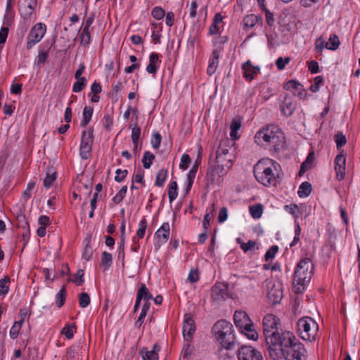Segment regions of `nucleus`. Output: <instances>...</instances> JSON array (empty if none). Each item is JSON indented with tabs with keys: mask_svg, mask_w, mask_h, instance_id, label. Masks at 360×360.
Listing matches in <instances>:
<instances>
[{
	"mask_svg": "<svg viewBox=\"0 0 360 360\" xmlns=\"http://www.w3.org/2000/svg\"><path fill=\"white\" fill-rule=\"evenodd\" d=\"M323 82V78L321 76H317L314 78V83L312 84L309 88L312 92H317L319 91L320 84Z\"/></svg>",
	"mask_w": 360,
	"mask_h": 360,
	"instance_id": "obj_61",
	"label": "nucleus"
},
{
	"mask_svg": "<svg viewBox=\"0 0 360 360\" xmlns=\"http://www.w3.org/2000/svg\"><path fill=\"white\" fill-rule=\"evenodd\" d=\"M147 226L148 222L146 219L143 218L139 224V229L136 231V236L138 237V238L141 239L144 237Z\"/></svg>",
	"mask_w": 360,
	"mask_h": 360,
	"instance_id": "obj_46",
	"label": "nucleus"
},
{
	"mask_svg": "<svg viewBox=\"0 0 360 360\" xmlns=\"http://www.w3.org/2000/svg\"><path fill=\"white\" fill-rule=\"evenodd\" d=\"M155 160V155L149 151H146L142 158V163L146 169H149Z\"/></svg>",
	"mask_w": 360,
	"mask_h": 360,
	"instance_id": "obj_43",
	"label": "nucleus"
},
{
	"mask_svg": "<svg viewBox=\"0 0 360 360\" xmlns=\"http://www.w3.org/2000/svg\"><path fill=\"white\" fill-rule=\"evenodd\" d=\"M280 325L279 319L272 314H266L263 319V333L265 341L274 336L276 333L279 332L278 326Z\"/></svg>",
	"mask_w": 360,
	"mask_h": 360,
	"instance_id": "obj_9",
	"label": "nucleus"
},
{
	"mask_svg": "<svg viewBox=\"0 0 360 360\" xmlns=\"http://www.w3.org/2000/svg\"><path fill=\"white\" fill-rule=\"evenodd\" d=\"M191 162V159L190 156L188 154H184L181 158V163L179 165V167L181 169L185 170L189 167Z\"/></svg>",
	"mask_w": 360,
	"mask_h": 360,
	"instance_id": "obj_56",
	"label": "nucleus"
},
{
	"mask_svg": "<svg viewBox=\"0 0 360 360\" xmlns=\"http://www.w3.org/2000/svg\"><path fill=\"white\" fill-rule=\"evenodd\" d=\"M161 141H162L161 135L158 132H156V133L153 134V135L151 138V140H150V143H151L152 146L155 149H158L160 147Z\"/></svg>",
	"mask_w": 360,
	"mask_h": 360,
	"instance_id": "obj_58",
	"label": "nucleus"
},
{
	"mask_svg": "<svg viewBox=\"0 0 360 360\" xmlns=\"http://www.w3.org/2000/svg\"><path fill=\"white\" fill-rule=\"evenodd\" d=\"M76 328V326L75 323H72L71 326H65L61 333L63 334H64L65 335V337L68 339V340H70L73 338L74 336V331H73V329H75Z\"/></svg>",
	"mask_w": 360,
	"mask_h": 360,
	"instance_id": "obj_51",
	"label": "nucleus"
},
{
	"mask_svg": "<svg viewBox=\"0 0 360 360\" xmlns=\"http://www.w3.org/2000/svg\"><path fill=\"white\" fill-rule=\"evenodd\" d=\"M84 271L83 269H78L74 274L73 278H69L68 282H73L76 285L80 286L84 282Z\"/></svg>",
	"mask_w": 360,
	"mask_h": 360,
	"instance_id": "obj_36",
	"label": "nucleus"
},
{
	"mask_svg": "<svg viewBox=\"0 0 360 360\" xmlns=\"http://www.w3.org/2000/svg\"><path fill=\"white\" fill-rule=\"evenodd\" d=\"M116 176H115V180L117 182H122L128 174V171L127 169L122 170L121 169H117L115 171Z\"/></svg>",
	"mask_w": 360,
	"mask_h": 360,
	"instance_id": "obj_62",
	"label": "nucleus"
},
{
	"mask_svg": "<svg viewBox=\"0 0 360 360\" xmlns=\"http://www.w3.org/2000/svg\"><path fill=\"white\" fill-rule=\"evenodd\" d=\"M314 274V264L310 258L306 257L297 263L294 274L293 283L295 292H301L308 284Z\"/></svg>",
	"mask_w": 360,
	"mask_h": 360,
	"instance_id": "obj_4",
	"label": "nucleus"
},
{
	"mask_svg": "<svg viewBox=\"0 0 360 360\" xmlns=\"http://www.w3.org/2000/svg\"><path fill=\"white\" fill-rule=\"evenodd\" d=\"M283 357L285 360H307V350L304 345L297 340L283 352Z\"/></svg>",
	"mask_w": 360,
	"mask_h": 360,
	"instance_id": "obj_8",
	"label": "nucleus"
},
{
	"mask_svg": "<svg viewBox=\"0 0 360 360\" xmlns=\"http://www.w3.org/2000/svg\"><path fill=\"white\" fill-rule=\"evenodd\" d=\"M249 211L254 219H259L261 217L263 212L262 205L260 204H257L250 206Z\"/></svg>",
	"mask_w": 360,
	"mask_h": 360,
	"instance_id": "obj_45",
	"label": "nucleus"
},
{
	"mask_svg": "<svg viewBox=\"0 0 360 360\" xmlns=\"http://www.w3.org/2000/svg\"><path fill=\"white\" fill-rule=\"evenodd\" d=\"M340 45V40L335 34H332L330 36L328 41L326 44V48L330 50H336Z\"/></svg>",
	"mask_w": 360,
	"mask_h": 360,
	"instance_id": "obj_35",
	"label": "nucleus"
},
{
	"mask_svg": "<svg viewBox=\"0 0 360 360\" xmlns=\"http://www.w3.org/2000/svg\"><path fill=\"white\" fill-rule=\"evenodd\" d=\"M103 127L106 131H110L113 124V120L110 114H105L103 120Z\"/></svg>",
	"mask_w": 360,
	"mask_h": 360,
	"instance_id": "obj_55",
	"label": "nucleus"
},
{
	"mask_svg": "<svg viewBox=\"0 0 360 360\" xmlns=\"http://www.w3.org/2000/svg\"><path fill=\"white\" fill-rule=\"evenodd\" d=\"M267 290V298L269 302L272 304L279 303L283 298V291L281 284L280 283H269Z\"/></svg>",
	"mask_w": 360,
	"mask_h": 360,
	"instance_id": "obj_16",
	"label": "nucleus"
},
{
	"mask_svg": "<svg viewBox=\"0 0 360 360\" xmlns=\"http://www.w3.org/2000/svg\"><path fill=\"white\" fill-rule=\"evenodd\" d=\"M35 187V183L34 182H30L27 186L25 191H24L22 193V196L23 199L27 201L29 200L31 197V191Z\"/></svg>",
	"mask_w": 360,
	"mask_h": 360,
	"instance_id": "obj_57",
	"label": "nucleus"
},
{
	"mask_svg": "<svg viewBox=\"0 0 360 360\" xmlns=\"http://www.w3.org/2000/svg\"><path fill=\"white\" fill-rule=\"evenodd\" d=\"M236 326L245 334L246 337L252 340H257L258 334L254 328V325L248 314L244 311H236L233 315Z\"/></svg>",
	"mask_w": 360,
	"mask_h": 360,
	"instance_id": "obj_6",
	"label": "nucleus"
},
{
	"mask_svg": "<svg viewBox=\"0 0 360 360\" xmlns=\"http://www.w3.org/2000/svg\"><path fill=\"white\" fill-rule=\"evenodd\" d=\"M213 170L219 176L224 175L233 165V157L215 155V160L210 162Z\"/></svg>",
	"mask_w": 360,
	"mask_h": 360,
	"instance_id": "obj_12",
	"label": "nucleus"
},
{
	"mask_svg": "<svg viewBox=\"0 0 360 360\" xmlns=\"http://www.w3.org/2000/svg\"><path fill=\"white\" fill-rule=\"evenodd\" d=\"M277 165L278 164L270 158L259 160L253 170L257 181L265 186H276L278 178L276 173Z\"/></svg>",
	"mask_w": 360,
	"mask_h": 360,
	"instance_id": "obj_2",
	"label": "nucleus"
},
{
	"mask_svg": "<svg viewBox=\"0 0 360 360\" xmlns=\"http://www.w3.org/2000/svg\"><path fill=\"white\" fill-rule=\"evenodd\" d=\"M167 176V170L165 169H160L156 175L155 186L162 187L164 185Z\"/></svg>",
	"mask_w": 360,
	"mask_h": 360,
	"instance_id": "obj_40",
	"label": "nucleus"
},
{
	"mask_svg": "<svg viewBox=\"0 0 360 360\" xmlns=\"http://www.w3.org/2000/svg\"><path fill=\"white\" fill-rule=\"evenodd\" d=\"M136 295H138V299H142L144 301H149L153 299L152 294L149 292L145 284L141 285Z\"/></svg>",
	"mask_w": 360,
	"mask_h": 360,
	"instance_id": "obj_31",
	"label": "nucleus"
},
{
	"mask_svg": "<svg viewBox=\"0 0 360 360\" xmlns=\"http://www.w3.org/2000/svg\"><path fill=\"white\" fill-rule=\"evenodd\" d=\"M57 173L53 172V169H49L46 172V175L44 179V186L49 188L52 185V183L56 179Z\"/></svg>",
	"mask_w": 360,
	"mask_h": 360,
	"instance_id": "obj_37",
	"label": "nucleus"
},
{
	"mask_svg": "<svg viewBox=\"0 0 360 360\" xmlns=\"http://www.w3.org/2000/svg\"><path fill=\"white\" fill-rule=\"evenodd\" d=\"M245 28H252L257 25L262 26V18L260 15L254 14L247 15L243 19Z\"/></svg>",
	"mask_w": 360,
	"mask_h": 360,
	"instance_id": "obj_25",
	"label": "nucleus"
},
{
	"mask_svg": "<svg viewBox=\"0 0 360 360\" xmlns=\"http://www.w3.org/2000/svg\"><path fill=\"white\" fill-rule=\"evenodd\" d=\"M46 32V27L44 23L39 22L34 25L27 36V49H31L35 44L39 43L44 37Z\"/></svg>",
	"mask_w": 360,
	"mask_h": 360,
	"instance_id": "obj_11",
	"label": "nucleus"
},
{
	"mask_svg": "<svg viewBox=\"0 0 360 360\" xmlns=\"http://www.w3.org/2000/svg\"><path fill=\"white\" fill-rule=\"evenodd\" d=\"M141 135V128L135 126L131 131V140L133 143H139Z\"/></svg>",
	"mask_w": 360,
	"mask_h": 360,
	"instance_id": "obj_63",
	"label": "nucleus"
},
{
	"mask_svg": "<svg viewBox=\"0 0 360 360\" xmlns=\"http://www.w3.org/2000/svg\"><path fill=\"white\" fill-rule=\"evenodd\" d=\"M238 358L239 360H263L260 352L251 346H242L238 349Z\"/></svg>",
	"mask_w": 360,
	"mask_h": 360,
	"instance_id": "obj_14",
	"label": "nucleus"
},
{
	"mask_svg": "<svg viewBox=\"0 0 360 360\" xmlns=\"http://www.w3.org/2000/svg\"><path fill=\"white\" fill-rule=\"evenodd\" d=\"M37 5V0H18V11L24 20L32 22Z\"/></svg>",
	"mask_w": 360,
	"mask_h": 360,
	"instance_id": "obj_13",
	"label": "nucleus"
},
{
	"mask_svg": "<svg viewBox=\"0 0 360 360\" xmlns=\"http://www.w3.org/2000/svg\"><path fill=\"white\" fill-rule=\"evenodd\" d=\"M297 329L302 339L311 342L316 340L319 325L312 318L304 316L298 320Z\"/></svg>",
	"mask_w": 360,
	"mask_h": 360,
	"instance_id": "obj_7",
	"label": "nucleus"
},
{
	"mask_svg": "<svg viewBox=\"0 0 360 360\" xmlns=\"http://www.w3.org/2000/svg\"><path fill=\"white\" fill-rule=\"evenodd\" d=\"M278 250V247L277 245L271 246L266 252L264 255L265 260L267 262L270 259L274 258L276 252Z\"/></svg>",
	"mask_w": 360,
	"mask_h": 360,
	"instance_id": "obj_59",
	"label": "nucleus"
},
{
	"mask_svg": "<svg viewBox=\"0 0 360 360\" xmlns=\"http://www.w3.org/2000/svg\"><path fill=\"white\" fill-rule=\"evenodd\" d=\"M94 130L89 127L87 131H83L79 148V155L84 160L89 158L94 142Z\"/></svg>",
	"mask_w": 360,
	"mask_h": 360,
	"instance_id": "obj_10",
	"label": "nucleus"
},
{
	"mask_svg": "<svg viewBox=\"0 0 360 360\" xmlns=\"http://www.w3.org/2000/svg\"><path fill=\"white\" fill-rule=\"evenodd\" d=\"M79 41L84 46H88L90 44L91 41V33L89 29L83 28L80 35H79Z\"/></svg>",
	"mask_w": 360,
	"mask_h": 360,
	"instance_id": "obj_44",
	"label": "nucleus"
},
{
	"mask_svg": "<svg viewBox=\"0 0 360 360\" xmlns=\"http://www.w3.org/2000/svg\"><path fill=\"white\" fill-rule=\"evenodd\" d=\"M127 191V186H124L118 191V193L113 197L112 201L115 204L117 205L120 203L126 195Z\"/></svg>",
	"mask_w": 360,
	"mask_h": 360,
	"instance_id": "obj_48",
	"label": "nucleus"
},
{
	"mask_svg": "<svg viewBox=\"0 0 360 360\" xmlns=\"http://www.w3.org/2000/svg\"><path fill=\"white\" fill-rule=\"evenodd\" d=\"M242 70L244 78L248 82L254 79L260 71L259 67L253 65L250 60L242 65Z\"/></svg>",
	"mask_w": 360,
	"mask_h": 360,
	"instance_id": "obj_21",
	"label": "nucleus"
},
{
	"mask_svg": "<svg viewBox=\"0 0 360 360\" xmlns=\"http://www.w3.org/2000/svg\"><path fill=\"white\" fill-rule=\"evenodd\" d=\"M170 226L168 222H165L159 228L155 233L156 243L158 247L166 243L169 238Z\"/></svg>",
	"mask_w": 360,
	"mask_h": 360,
	"instance_id": "obj_18",
	"label": "nucleus"
},
{
	"mask_svg": "<svg viewBox=\"0 0 360 360\" xmlns=\"http://www.w3.org/2000/svg\"><path fill=\"white\" fill-rule=\"evenodd\" d=\"M220 58V50L214 49L213 50L211 56L209 59V64L207 69V73L209 75H212L217 70V68L219 65V60Z\"/></svg>",
	"mask_w": 360,
	"mask_h": 360,
	"instance_id": "obj_22",
	"label": "nucleus"
},
{
	"mask_svg": "<svg viewBox=\"0 0 360 360\" xmlns=\"http://www.w3.org/2000/svg\"><path fill=\"white\" fill-rule=\"evenodd\" d=\"M335 169L338 180H342L345 177V158L343 155L339 154L335 159Z\"/></svg>",
	"mask_w": 360,
	"mask_h": 360,
	"instance_id": "obj_23",
	"label": "nucleus"
},
{
	"mask_svg": "<svg viewBox=\"0 0 360 360\" xmlns=\"http://www.w3.org/2000/svg\"><path fill=\"white\" fill-rule=\"evenodd\" d=\"M255 142L263 146H271L275 152H279L285 144L283 132L276 126L264 127L255 136Z\"/></svg>",
	"mask_w": 360,
	"mask_h": 360,
	"instance_id": "obj_3",
	"label": "nucleus"
},
{
	"mask_svg": "<svg viewBox=\"0 0 360 360\" xmlns=\"http://www.w3.org/2000/svg\"><path fill=\"white\" fill-rule=\"evenodd\" d=\"M159 54L157 53H152L149 56V64L146 67V71L149 74H155L159 68L158 64L160 63L159 59Z\"/></svg>",
	"mask_w": 360,
	"mask_h": 360,
	"instance_id": "obj_26",
	"label": "nucleus"
},
{
	"mask_svg": "<svg viewBox=\"0 0 360 360\" xmlns=\"http://www.w3.org/2000/svg\"><path fill=\"white\" fill-rule=\"evenodd\" d=\"M335 141L337 145V148L340 150V148L346 144L347 139L345 136L342 132H338L335 135Z\"/></svg>",
	"mask_w": 360,
	"mask_h": 360,
	"instance_id": "obj_49",
	"label": "nucleus"
},
{
	"mask_svg": "<svg viewBox=\"0 0 360 360\" xmlns=\"http://www.w3.org/2000/svg\"><path fill=\"white\" fill-rule=\"evenodd\" d=\"M10 282L11 278L8 276L0 279V296H4L8 292L9 286L8 283Z\"/></svg>",
	"mask_w": 360,
	"mask_h": 360,
	"instance_id": "obj_42",
	"label": "nucleus"
},
{
	"mask_svg": "<svg viewBox=\"0 0 360 360\" xmlns=\"http://www.w3.org/2000/svg\"><path fill=\"white\" fill-rule=\"evenodd\" d=\"M212 330L216 338L220 341L221 345L227 349H231L235 339L233 334L232 324L224 319H221L214 323Z\"/></svg>",
	"mask_w": 360,
	"mask_h": 360,
	"instance_id": "obj_5",
	"label": "nucleus"
},
{
	"mask_svg": "<svg viewBox=\"0 0 360 360\" xmlns=\"http://www.w3.org/2000/svg\"><path fill=\"white\" fill-rule=\"evenodd\" d=\"M90 303V297L86 292H82L79 295V304L82 308L86 307Z\"/></svg>",
	"mask_w": 360,
	"mask_h": 360,
	"instance_id": "obj_50",
	"label": "nucleus"
},
{
	"mask_svg": "<svg viewBox=\"0 0 360 360\" xmlns=\"http://www.w3.org/2000/svg\"><path fill=\"white\" fill-rule=\"evenodd\" d=\"M284 89L293 91V94L300 98H305L307 96L306 90L303 86L297 81L289 80L284 84Z\"/></svg>",
	"mask_w": 360,
	"mask_h": 360,
	"instance_id": "obj_19",
	"label": "nucleus"
},
{
	"mask_svg": "<svg viewBox=\"0 0 360 360\" xmlns=\"http://www.w3.org/2000/svg\"><path fill=\"white\" fill-rule=\"evenodd\" d=\"M297 340L292 332L281 329L266 342L270 357L274 360L282 358L283 352Z\"/></svg>",
	"mask_w": 360,
	"mask_h": 360,
	"instance_id": "obj_1",
	"label": "nucleus"
},
{
	"mask_svg": "<svg viewBox=\"0 0 360 360\" xmlns=\"http://www.w3.org/2000/svg\"><path fill=\"white\" fill-rule=\"evenodd\" d=\"M211 296L214 301L224 300L230 297L229 286L226 283H217L211 289Z\"/></svg>",
	"mask_w": 360,
	"mask_h": 360,
	"instance_id": "obj_15",
	"label": "nucleus"
},
{
	"mask_svg": "<svg viewBox=\"0 0 360 360\" xmlns=\"http://www.w3.org/2000/svg\"><path fill=\"white\" fill-rule=\"evenodd\" d=\"M178 186L176 181H172L168 188V197L169 202H173L177 197L178 195Z\"/></svg>",
	"mask_w": 360,
	"mask_h": 360,
	"instance_id": "obj_39",
	"label": "nucleus"
},
{
	"mask_svg": "<svg viewBox=\"0 0 360 360\" xmlns=\"http://www.w3.org/2000/svg\"><path fill=\"white\" fill-rule=\"evenodd\" d=\"M65 299H66V289H65V285H63L56 295V302L57 307L59 308L62 307L65 304Z\"/></svg>",
	"mask_w": 360,
	"mask_h": 360,
	"instance_id": "obj_38",
	"label": "nucleus"
},
{
	"mask_svg": "<svg viewBox=\"0 0 360 360\" xmlns=\"http://www.w3.org/2000/svg\"><path fill=\"white\" fill-rule=\"evenodd\" d=\"M188 280L191 283H195L199 280V272L198 269H192L188 276Z\"/></svg>",
	"mask_w": 360,
	"mask_h": 360,
	"instance_id": "obj_64",
	"label": "nucleus"
},
{
	"mask_svg": "<svg viewBox=\"0 0 360 360\" xmlns=\"http://www.w3.org/2000/svg\"><path fill=\"white\" fill-rule=\"evenodd\" d=\"M200 162V160L198 162L197 160L195 165L192 167L188 174H187L186 186L185 188L186 193H188L191 189Z\"/></svg>",
	"mask_w": 360,
	"mask_h": 360,
	"instance_id": "obj_27",
	"label": "nucleus"
},
{
	"mask_svg": "<svg viewBox=\"0 0 360 360\" xmlns=\"http://www.w3.org/2000/svg\"><path fill=\"white\" fill-rule=\"evenodd\" d=\"M195 331V325L194 320L190 314H186L183 322V335L186 342H191Z\"/></svg>",
	"mask_w": 360,
	"mask_h": 360,
	"instance_id": "obj_17",
	"label": "nucleus"
},
{
	"mask_svg": "<svg viewBox=\"0 0 360 360\" xmlns=\"http://www.w3.org/2000/svg\"><path fill=\"white\" fill-rule=\"evenodd\" d=\"M93 255V248L89 245V240L86 244L84 250L82 254V258L86 261H89Z\"/></svg>",
	"mask_w": 360,
	"mask_h": 360,
	"instance_id": "obj_60",
	"label": "nucleus"
},
{
	"mask_svg": "<svg viewBox=\"0 0 360 360\" xmlns=\"http://www.w3.org/2000/svg\"><path fill=\"white\" fill-rule=\"evenodd\" d=\"M101 266L103 267L104 271L108 269L112 264V256L110 253L105 251L103 252L101 258Z\"/></svg>",
	"mask_w": 360,
	"mask_h": 360,
	"instance_id": "obj_30",
	"label": "nucleus"
},
{
	"mask_svg": "<svg viewBox=\"0 0 360 360\" xmlns=\"http://www.w3.org/2000/svg\"><path fill=\"white\" fill-rule=\"evenodd\" d=\"M297 108L296 101L288 94H286L281 105V112L286 117L291 116Z\"/></svg>",
	"mask_w": 360,
	"mask_h": 360,
	"instance_id": "obj_20",
	"label": "nucleus"
},
{
	"mask_svg": "<svg viewBox=\"0 0 360 360\" xmlns=\"http://www.w3.org/2000/svg\"><path fill=\"white\" fill-rule=\"evenodd\" d=\"M152 16L156 20H161L165 15V11L159 6H155L151 11Z\"/></svg>",
	"mask_w": 360,
	"mask_h": 360,
	"instance_id": "obj_52",
	"label": "nucleus"
},
{
	"mask_svg": "<svg viewBox=\"0 0 360 360\" xmlns=\"http://www.w3.org/2000/svg\"><path fill=\"white\" fill-rule=\"evenodd\" d=\"M230 141L229 139H226L224 141H221L219 143L218 149L216 152V154H220L221 155L224 156H230L233 157L232 154L229 153L230 150Z\"/></svg>",
	"mask_w": 360,
	"mask_h": 360,
	"instance_id": "obj_29",
	"label": "nucleus"
},
{
	"mask_svg": "<svg viewBox=\"0 0 360 360\" xmlns=\"http://www.w3.org/2000/svg\"><path fill=\"white\" fill-rule=\"evenodd\" d=\"M75 78L77 81L73 84L72 91L75 93H78L82 91L86 87L87 79L84 77Z\"/></svg>",
	"mask_w": 360,
	"mask_h": 360,
	"instance_id": "obj_33",
	"label": "nucleus"
},
{
	"mask_svg": "<svg viewBox=\"0 0 360 360\" xmlns=\"http://www.w3.org/2000/svg\"><path fill=\"white\" fill-rule=\"evenodd\" d=\"M8 34V27H2L0 30V51L5 44Z\"/></svg>",
	"mask_w": 360,
	"mask_h": 360,
	"instance_id": "obj_54",
	"label": "nucleus"
},
{
	"mask_svg": "<svg viewBox=\"0 0 360 360\" xmlns=\"http://www.w3.org/2000/svg\"><path fill=\"white\" fill-rule=\"evenodd\" d=\"M241 122L239 120L233 119L231 123L230 136L233 139H238L237 131L240 128Z\"/></svg>",
	"mask_w": 360,
	"mask_h": 360,
	"instance_id": "obj_41",
	"label": "nucleus"
},
{
	"mask_svg": "<svg viewBox=\"0 0 360 360\" xmlns=\"http://www.w3.org/2000/svg\"><path fill=\"white\" fill-rule=\"evenodd\" d=\"M94 109L91 106H85L82 112V120L81 121L80 126L85 127L91 121Z\"/></svg>",
	"mask_w": 360,
	"mask_h": 360,
	"instance_id": "obj_28",
	"label": "nucleus"
},
{
	"mask_svg": "<svg viewBox=\"0 0 360 360\" xmlns=\"http://www.w3.org/2000/svg\"><path fill=\"white\" fill-rule=\"evenodd\" d=\"M312 191L311 185L309 182L305 181L301 184L298 190V195L300 198L309 196Z\"/></svg>",
	"mask_w": 360,
	"mask_h": 360,
	"instance_id": "obj_32",
	"label": "nucleus"
},
{
	"mask_svg": "<svg viewBox=\"0 0 360 360\" xmlns=\"http://www.w3.org/2000/svg\"><path fill=\"white\" fill-rule=\"evenodd\" d=\"M291 58L290 57L282 58L279 57L276 60V65L279 70H282L285 68V65L288 64Z\"/></svg>",
	"mask_w": 360,
	"mask_h": 360,
	"instance_id": "obj_53",
	"label": "nucleus"
},
{
	"mask_svg": "<svg viewBox=\"0 0 360 360\" xmlns=\"http://www.w3.org/2000/svg\"><path fill=\"white\" fill-rule=\"evenodd\" d=\"M160 350V346L155 344L153 347V349L150 351H148L145 347L142 348L140 351V354L142 356L143 360H158V352Z\"/></svg>",
	"mask_w": 360,
	"mask_h": 360,
	"instance_id": "obj_24",
	"label": "nucleus"
},
{
	"mask_svg": "<svg viewBox=\"0 0 360 360\" xmlns=\"http://www.w3.org/2000/svg\"><path fill=\"white\" fill-rule=\"evenodd\" d=\"M51 47V45L46 50L41 49L39 51L38 56L35 59V63L37 65H44L46 62L49 56V50Z\"/></svg>",
	"mask_w": 360,
	"mask_h": 360,
	"instance_id": "obj_34",
	"label": "nucleus"
},
{
	"mask_svg": "<svg viewBox=\"0 0 360 360\" xmlns=\"http://www.w3.org/2000/svg\"><path fill=\"white\" fill-rule=\"evenodd\" d=\"M23 321L24 320H20V321L14 322L10 330V337L11 339L14 340L18 337Z\"/></svg>",
	"mask_w": 360,
	"mask_h": 360,
	"instance_id": "obj_47",
	"label": "nucleus"
}]
</instances>
